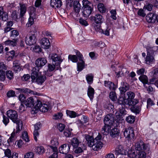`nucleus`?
<instances>
[{
  "label": "nucleus",
  "instance_id": "obj_54",
  "mask_svg": "<svg viewBox=\"0 0 158 158\" xmlns=\"http://www.w3.org/2000/svg\"><path fill=\"white\" fill-rule=\"evenodd\" d=\"M3 151L6 156L8 157V158H11V151L9 149H4Z\"/></svg>",
  "mask_w": 158,
  "mask_h": 158
},
{
  "label": "nucleus",
  "instance_id": "obj_33",
  "mask_svg": "<svg viewBox=\"0 0 158 158\" xmlns=\"http://www.w3.org/2000/svg\"><path fill=\"white\" fill-rule=\"evenodd\" d=\"M154 55L147 54L146 61L147 64L152 63L155 61Z\"/></svg>",
  "mask_w": 158,
  "mask_h": 158
},
{
  "label": "nucleus",
  "instance_id": "obj_42",
  "mask_svg": "<svg viewBox=\"0 0 158 158\" xmlns=\"http://www.w3.org/2000/svg\"><path fill=\"white\" fill-rule=\"evenodd\" d=\"M43 104L42 102L39 100L38 99L35 102V106L34 109H35V110L37 112L38 110H39L41 108V106Z\"/></svg>",
  "mask_w": 158,
  "mask_h": 158
},
{
  "label": "nucleus",
  "instance_id": "obj_10",
  "mask_svg": "<svg viewBox=\"0 0 158 158\" xmlns=\"http://www.w3.org/2000/svg\"><path fill=\"white\" fill-rule=\"evenodd\" d=\"M50 147L54 152L58 151L57 146L59 144L58 139L56 138H52Z\"/></svg>",
  "mask_w": 158,
  "mask_h": 158
},
{
  "label": "nucleus",
  "instance_id": "obj_47",
  "mask_svg": "<svg viewBox=\"0 0 158 158\" xmlns=\"http://www.w3.org/2000/svg\"><path fill=\"white\" fill-rule=\"evenodd\" d=\"M98 7V10L100 12L103 13L105 12L106 9L103 4H99Z\"/></svg>",
  "mask_w": 158,
  "mask_h": 158
},
{
  "label": "nucleus",
  "instance_id": "obj_56",
  "mask_svg": "<svg viewBox=\"0 0 158 158\" xmlns=\"http://www.w3.org/2000/svg\"><path fill=\"white\" fill-rule=\"evenodd\" d=\"M24 93H26L27 94L37 95V93L36 92H34L33 91L31 90L30 89L27 88H24Z\"/></svg>",
  "mask_w": 158,
  "mask_h": 158
},
{
  "label": "nucleus",
  "instance_id": "obj_12",
  "mask_svg": "<svg viewBox=\"0 0 158 158\" xmlns=\"http://www.w3.org/2000/svg\"><path fill=\"white\" fill-rule=\"evenodd\" d=\"M35 101L33 97H30L25 100L24 104L27 107H32L34 106Z\"/></svg>",
  "mask_w": 158,
  "mask_h": 158
},
{
  "label": "nucleus",
  "instance_id": "obj_49",
  "mask_svg": "<svg viewBox=\"0 0 158 158\" xmlns=\"http://www.w3.org/2000/svg\"><path fill=\"white\" fill-rule=\"evenodd\" d=\"M127 101L134 98L135 96V94L133 92L131 91L127 92Z\"/></svg>",
  "mask_w": 158,
  "mask_h": 158
},
{
  "label": "nucleus",
  "instance_id": "obj_58",
  "mask_svg": "<svg viewBox=\"0 0 158 158\" xmlns=\"http://www.w3.org/2000/svg\"><path fill=\"white\" fill-rule=\"evenodd\" d=\"M79 22L81 25L84 26H86L89 25L88 22L82 18H80L79 19Z\"/></svg>",
  "mask_w": 158,
  "mask_h": 158
},
{
  "label": "nucleus",
  "instance_id": "obj_24",
  "mask_svg": "<svg viewBox=\"0 0 158 158\" xmlns=\"http://www.w3.org/2000/svg\"><path fill=\"white\" fill-rule=\"evenodd\" d=\"M13 65V69L15 73L19 72L21 70L20 64L19 61L18 60L14 61Z\"/></svg>",
  "mask_w": 158,
  "mask_h": 158
},
{
  "label": "nucleus",
  "instance_id": "obj_18",
  "mask_svg": "<svg viewBox=\"0 0 158 158\" xmlns=\"http://www.w3.org/2000/svg\"><path fill=\"white\" fill-rule=\"evenodd\" d=\"M139 80L143 83V86L145 88H147V86L146 84H147L148 85H150L151 83L148 82V79L147 76L144 75H141L139 77Z\"/></svg>",
  "mask_w": 158,
  "mask_h": 158
},
{
  "label": "nucleus",
  "instance_id": "obj_43",
  "mask_svg": "<svg viewBox=\"0 0 158 158\" xmlns=\"http://www.w3.org/2000/svg\"><path fill=\"white\" fill-rule=\"evenodd\" d=\"M135 120V118L134 116L129 115L126 118V121L128 123H134Z\"/></svg>",
  "mask_w": 158,
  "mask_h": 158
},
{
  "label": "nucleus",
  "instance_id": "obj_40",
  "mask_svg": "<svg viewBox=\"0 0 158 158\" xmlns=\"http://www.w3.org/2000/svg\"><path fill=\"white\" fill-rule=\"evenodd\" d=\"M119 134V130L117 128L112 129L110 132V135L113 137H115Z\"/></svg>",
  "mask_w": 158,
  "mask_h": 158
},
{
  "label": "nucleus",
  "instance_id": "obj_21",
  "mask_svg": "<svg viewBox=\"0 0 158 158\" xmlns=\"http://www.w3.org/2000/svg\"><path fill=\"white\" fill-rule=\"evenodd\" d=\"M41 46L42 48L45 49H48L50 46V44L49 40L46 38H42L41 41Z\"/></svg>",
  "mask_w": 158,
  "mask_h": 158
},
{
  "label": "nucleus",
  "instance_id": "obj_45",
  "mask_svg": "<svg viewBox=\"0 0 158 158\" xmlns=\"http://www.w3.org/2000/svg\"><path fill=\"white\" fill-rule=\"evenodd\" d=\"M6 76L7 78L10 80L13 79L14 75L12 72L11 71H7L6 73Z\"/></svg>",
  "mask_w": 158,
  "mask_h": 158
},
{
  "label": "nucleus",
  "instance_id": "obj_28",
  "mask_svg": "<svg viewBox=\"0 0 158 158\" xmlns=\"http://www.w3.org/2000/svg\"><path fill=\"white\" fill-rule=\"evenodd\" d=\"M131 111L133 113L137 114L139 113L141 110V106L139 104L132 106L131 108Z\"/></svg>",
  "mask_w": 158,
  "mask_h": 158
},
{
  "label": "nucleus",
  "instance_id": "obj_15",
  "mask_svg": "<svg viewBox=\"0 0 158 158\" xmlns=\"http://www.w3.org/2000/svg\"><path fill=\"white\" fill-rule=\"evenodd\" d=\"M147 54L154 55V52L158 49V47L154 46H147L146 47Z\"/></svg>",
  "mask_w": 158,
  "mask_h": 158
},
{
  "label": "nucleus",
  "instance_id": "obj_26",
  "mask_svg": "<svg viewBox=\"0 0 158 158\" xmlns=\"http://www.w3.org/2000/svg\"><path fill=\"white\" fill-rule=\"evenodd\" d=\"M8 18V15L6 12H4L3 8L0 7V19H2L3 21H6Z\"/></svg>",
  "mask_w": 158,
  "mask_h": 158
},
{
  "label": "nucleus",
  "instance_id": "obj_61",
  "mask_svg": "<svg viewBox=\"0 0 158 158\" xmlns=\"http://www.w3.org/2000/svg\"><path fill=\"white\" fill-rule=\"evenodd\" d=\"M5 79V72L3 70H0V81H3Z\"/></svg>",
  "mask_w": 158,
  "mask_h": 158
},
{
  "label": "nucleus",
  "instance_id": "obj_5",
  "mask_svg": "<svg viewBox=\"0 0 158 158\" xmlns=\"http://www.w3.org/2000/svg\"><path fill=\"white\" fill-rule=\"evenodd\" d=\"M135 149L139 151L143 150L148 153L150 152V146L148 144H145L142 141H140L135 144Z\"/></svg>",
  "mask_w": 158,
  "mask_h": 158
},
{
  "label": "nucleus",
  "instance_id": "obj_52",
  "mask_svg": "<svg viewBox=\"0 0 158 158\" xmlns=\"http://www.w3.org/2000/svg\"><path fill=\"white\" fill-rule=\"evenodd\" d=\"M18 12L16 10L13 11L11 15V17L13 20L16 21L19 18H18Z\"/></svg>",
  "mask_w": 158,
  "mask_h": 158
},
{
  "label": "nucleus",
  "instance_id": "obj_63",
  "mask_svg": "<svg viewBox=\"0 0 158 158\" xmlns=\"http://www.w3.org/2000/svg\"><path fill=\"white\" fill-rule=\"evenodd\" d=\"M34 23V19L33 18L31 17V16H30L29 18L28 19V22L26 24V26L27 27H30L31 25H32Z\"/></svg>",
  "mask_w": 158,
  "mask_h": 158
},
{
  "label": "nucleus",
  "instance_id": "obj_44",
  "mask_svg": "<svg viewBox=\"0 0 158 158\" xmlns=\"http://www.w3.org/2000/svg\"><path fill=\"white\" fill-rule=\"evenodd\" d=\"M93 77H94L91 73L87 74L86 75V79L87 83L89 84H91L93 83Z\"/></svg>",
  "mask_w": 158,
  "mask_h": 158
},
{
  "label": "nucleus",
  "instance_id": "obj_6",
  "mask_svg": "<svg viewBox=\"0 0 158 158\" xmlns=\"http://www.w3.org/2000/svg\"><path fill=\"white\" fill-rule=\"evenodd\" d=\"M123 130L124 136L128 140L134 139L135 134L133 128L129 127L123 129Z\"/></svg>",
  "mask_w": 158,
  "mask_h": 158
},
{
  "label": "nucleus",
  "instance_id": "obj_60",
  "mask_svg": "<svg viewBox=\"0 0 158 158\" xmlns=\"http://www.w3.org/2000/svg\"><path fill=\"white\" fill-rule=\"evenodd\" d=\"M145 151H140L138 152V156L139 158H145L146 157Z\"/></svg>",
  "mask_w": 158,
  "mask_h": 158
},
{
  "label": "nucleus",
  "instance_id": "obj_36",
  "mask_svg": "<svg viewBox=\"0 0 158 158\" xmlns=\"http://www.w3.org/2000/svg\"><path fill=\"white\" fill-rule=\"evenodd\" d=\"M66 113L67 115L69 116L71 118H74L79 115V114L77 115V114L73 111L67 110Z\"/></svg>",
  "mask_w": 158,
  "mask_h": 158
},
{
  "label": "nucleus",
  "instance_id": "obj_29",
  "mask_svg": "<svg viewBox=\"0 0 158 158\" xmlns=\"http://www.w3.org/2000/svg\"><path fill=\"white\" fill-rule=\"evenodd\" d=\"M114 153L116 155H124L125 152L124 150L121 145H118L116 148Z\"/></svg>",
  "mask_w": 158,
  "mask_h": 158
},
{
  "label": "nucleus",
  "instance_id": "obj_31",
  "mask_svg": "<svg viewBox=\"0 0 158 158\" xmlns=\"http://www.w3.org/2000/svg\"><path fill=\"white\" fill-rule=\"evenodd\" d=\"M18 133H16V131L14 129L13 132L11 134L10 136V138L7 140V142L8 143H12L16 139L17 137L16 134L19 132Z\"/></svg>",
  "mask_w": 158,
  "mask_h": 158
},
{
  "label": "nucleus",
  "instance_id": "obj_8",
  "mask_svg": "<svg viewBox=\"0 0 158 158\" xmlns=\"http://www.w3.org/2000/svg\"><path fill=\"white\" fill-rule=\"evenodd\" d=\"M49 57L52 60L53 63L56 66L57 68L60 67V64L62 61V60L61 59L60 56L56 54H51Z\"/></svg>",
  "mask_w": 158,
  "mask_h": 158
},
{
  "label": "nucleus",
  "instance_id": "obj_1",
  "mask_svg": "<svg viewBox=\"0 0 158 158\" xmlns=\"http://www.w3.org/2000/svg\"><path fill=\"white\" fill-rule=\"evenodd\" d=\"M103 121L104 126L102 128L101 132L104 135H107L109 133L114 122V115L111 114H107L104 117Z\"/></svg>",
  "mask_w": 158,
  "mask_h": 158
},
{
  "label": "nucleus",
  "instance_id": "obj_9",
  "mask_svg": "<svg viewBox=\"0 0 158 158\" xmlns=\"http://www.w3.org/2000/svg\"><path fill=\"white\" fill-rule=\"evenodd\" d=\"M71 146L70 144L67 143L62 145L59 148L60 152L63 154H67L70 151Z\"/></svg>",
  "mask_w": 158,
  "mask_h": 158
},
{
  "label": "nucleus",
  "instance_id": "obj_19",
  "mask_svg": "<svg viewBox=\"0 0 158 158\" xmlns=\"http://www.w3.org/2000/svg\"><path fill=\"white\" fill-rule=\"evenodd\" d=\"M47 62V60L45 58H40L36 60L35 64L38 67L41 68Z\"/></svg>",
  "mask_w": 158,
  "mask_h": 158
},
{
  "label": "nucleus",
  "instance_id": "obj_38",
  "mask_svg": "<svg viewBox=\"0 0 158 158\" xmlns=\"http://www.w3.org/2000/svg\"><path fill=\"white\" fill-rule=\"evenodd\" d=\"M73 6L74 11H75L80 12L81 6L78 2L75 1L73 3Z\"/></svg>",
  "mask_w": 158,
  "mask_h": 158
},
{
  "label": "nucleus",
  "instance_id": "obj_37",
  "mask_svg": "<svg viewBox=\"0 0 158 158\" xmlns=\"http://www.w3.org/2000/svg\"><path fill=\"white\" fill-rule=\"evenodd\" d=\"M139 101L137 99L133 98L127 101V105H128L129 106H133L136 105L137 103H138Z\"/></svg>",
  "mask_w": 158,
  "mask_h": 158
},
{
  "label": "nucleus",
  "instance_id": "obj_34",
  "mask_svg": "<svg viewBox=\"0 0 158 158\" xmlns=\"http://www.w3.org/2000/svg\"><path fill=\"white\" fill-rule=\"evenodd\" d=\"M36 82L38 84L42 85L46 79L45 76H41L36 78Z\"/></svg>",
  "mask_w": 158,
  "mask_h": 158
},
{
  "label": "nucleus",
  "instance_id": "obj_25",
  "mask_svg": "<svg viewBox=\"0 0 158 158\" xmlns=\"http://www.w3.org/2000/svg\"><path fill=\"white\" fill-rule=\"evenodd\" d=\"M84 138L87 142V144L88 146L91 147L94 143V141L95 140L93 137L92 136L88 135H85Z\"/></svg>",
  "mask_w": 158,
  "mask_h": 158
},
{
  "label": "nucleus",
  "instance_id": "obj_64",
  "mask_svg": "<svg viewBox=\"0 0 158 158\" xmlns=\"http://www.w3.org/2000/svg\"><path fill=\"white\" fill-rule=\"evenodd\" d=\"M56 67V66L53 63L52 64H49L48 65V69L53 72Z\"/></svg>",
  "mask_w": 158,
  "mask_h": 158
},
{
  "label": "nucleus",
  "instance_id": "obj_2",
  "mask_svg": "<svg viewBox=\"0 0 158 158\" xmlns=\"http://www.w3.org/2000/svg\"><path fill=\"white\" fill-rule=\"evenodd\" d=\"M6 114L8 117L14 123L16 124V133L18 132L22 129L23 124L19 119L16 111L13 110H10L7 111Z\"/></svg>",
  "mask_w": 158,
  "mask_h": 158
},
{
  "label": "nucleus",
  "instance_id": "obj_3",
  "mask_svg": "<svg viewBox=\"0 0 158 158\" xmlns=\"http://www.w3.org/2000/svg\"><path fill=\"white\" fill-rule=\"evenodd\" d=\"M90 18L91 20L94 22L93 25L95 30L101 32V25L104 20L103 16L100 14H97Z\"/></svg>",
  "mask_w": 158,
  "mask_h": 158
},
{
  "label": "nucleus",
  "instance_id": "obj_55",
  "mask_svg": "<svg viewBox=\"0 0 158 158\" xmlns=\"http://www.w3.org/2000/svg\"><path fill=\"white\" fill-rule=\"evenodd\" d=\"M48 105L44 103L41 106V108H40L39 110L42 112H46L48 111Z\"/></svg>",
  "mask_w": 158,
  "mask_h": 158
},
{
  "label": "nucleus",
  "instance_id": "obj_17",
  "mask_svg": "<svg viewBox=\"0 0 158 158\" xmlns=\"http://www.w3.org/2000/svg\"><path fill=\"white\" fill-rule=\"evenodd\" d=\"M40 68L37 65L32 68L31 74V77L32 80H35L38 76V73Z\"/></svg>",
  "mask_w": 158,
  "mask_h": 158
},
{
  "label": "nucleus",
  "instance_id": "obj_50",
  "mask_svg": "<svg viewBox=\"0 0 158 158\" xmlns=\"http://www.w3.org/2000/svg\"><path fill=\"white\" fill-rule=\"evenodd\" d=\"M22 139L25 142H28L29 141L28 134L26 131L23 132L22 133Z\"/></svg>",
  "mask_w": 158,
  "mask_h": 158
},
{
  "label": "nucleus",
  "instance_id": "obj_13",
  "mask_svg": "<svg viewBox=\"0 0 158 158\" xmlns=\"http://www.w3.org/2000/svg\"><path fill=\"white\" fill-rule=\"evenodd\" d=\"M103 146V143L101 141L95 140L91 147L94 151H98L101 149Z\"/></svg>",
  "mask_w": 158,
  "mask_h": 158
},
{
  "label": "nucleus",
  "instance_id": "obj_16",
  "mask_svg": "<svg viewBox=\"0 0 158 158\" xmlns=\"http://www.w3.org/2000/svg\"><path fill=\"white\" fill-rule=\"evenodd\" d=\"M156 14L150 13L146 16V20L149 23H154L156 21Z\"/></svg>",
  "mask_w": 158,
  "mask_h": 158
},
{
  "label": "nucleus",
  "instance_id": "obj_27",
  "mask_svg": "<svg viewBox=\"0 0 158 158\" xmlns=\"http://www.w3.org/2000/svg\"><path fill=\"white\" fill-rule=\"evenodd\" d=\"M12 40H7L4 42L6 45H9L10 46L14 47L17 45V42L18 40L17 39L12 38Z\"/></svg>",
  "mask_w": 158,
  "mask_h": 158
},
{
  "label": "nucleus",
  "instance_id": "obj_46",
  "mask_svg": "<svg viewBox=\"0 0 158 158\" xmlns=\"http://www.w3.org/2000/svg\"><path fill=\"white\" fill-rule=\"evenodd\" d=\"M109 97L112 101H116L117 98L116 94L115 92L114 91H111L110 92L109 94Z\"/></svg>",
  "mask_w": 158,
  "mask_h": 158
},
{
  "label": "nucleus",
  "instance_id": "obj_59",
  "mask_svg": "<svg viewBox=\"0 0 158 158\" xmlns=\"http://www.w3.org/2000/svg\"><path fill=\"white\" fill-rule=\"evenodd\" d=\"M76 55L77 56V58H78L79 61L83 60V56L82 55L80 52L77 50L76 51Z\"/></svg>",
  "mask_w": 158,
  "mask_h": 158
},
{
  "label": "nucleus",
  "instance_id": "obj_32",
  "mask_svg": "<svg viewBox=\"0 0 158 158\" xmlns=\"http://www.w3.org/2000/svg\"><path fill=\"white\" fill-rule=\"evenodd\" d=\"M81 143L77 138L73 137L71 141V145L73 147V148H77L79 143Z\"/></svg>",
  "mask_w": 158,
  "mask_h": 158
},
{
  "label": "nucleus",
  "instance_id": "obj_39",
  "mask_svg": "<svg viewBox=\"0 0 158 158\" xmlns=\"http://www.w3.org/2000/svg\"><path fill=\"white\" fill-rule=\"evenodd\" d=\"M85 62L83 60H81L80 62L77 63V70L79 71H81L84 68Z\"/></svg>",
  "mask_w": 158,
  "mask_h": 158
},
{
  "label": "nucleus",
  "instance_id": "obj_57",
  "mask_svg": "<svg viewBox=\"0 0 158 158\" xmlns=\"http://www.w3.org/2000/svg\"><path fill=\"white\" fill-rule=\"evenodd\" d=\"M137 14L139 16L142 17H144L146 15V13L144 9H139L137 12Z\"/></svg>",
  "mask_w": 158,
  "mask_h": 158
},
{
  "label": "nucleus",
  "instance_id": "obj_7",
  "mask_svg": "<svg viewBox=\"0 0 158 158\" xmlns=\"http://www.w3.org/2000/svg\"><path fill=\"white\" fill-rule=\"evenodd\" d=\"M29 38L26 37L25 38V42L27 45H31L36 43V35L34 32H31L29 34Z\"/></svg>",
  "mask_w": 158,
  "mask_h": 158
},
{
  "label": "nucleus",
  "instance_id": "obj_11",
  "mask_svg": "<svg viewBox=\"0 0 158 158\" xmlns=\"http://www.w3.org/2000/svg\"><path fill=\"white\" fill-rule=\"evenodd\" d=\"M34 131L33 132L34 138L35 140L37 141V137L39 135L38 130L41 127V123L40 122H38L34 125Z\"/></svg>",
  "mask_w": 158,
  "mask_h": 158
},
{
  "label": "nucleus",
  "instance_id": "obj_35",
  "mask_svg": "<svg viewBox=\"0 0 158 158\" xmlns=\"http://www.w3.org/2000/svg\"><path fill=\"white\" fill-rule=\"evenodd\" d=\"M118 103L121 105H122L125 106V105L127 104V99H126L124 96H120L119 98L118 99Z\"/></svg>",
  "mask_w": 158,
  "mask_h": 158
},
{
  "label": "nucleus",
  "instance_id": "obj_48",
  "mask_svg": "<svg viewBox=\"0 0 158 158\" xmlns=\"http://www.w3.org/2000/svg\"><path fill=\"white\" fill-rule=\"evenodd\" d=\"M35 151L39 154H41L44 152V149L43 147L38 146L35 148Z\"/></svg>",
  "mask_w": 158,
  "mask_h": 158
},
{
  "label": "nucleus",
  "instance_id": "obj_62",
  "mask_svg": "<svg viewBox=\"0 0 158 158\" xmlns=\"http://www.w3.org/2000/svg\"><path fill=\"white\" fill-rule=\"evenodd\" d=\"M63 116V114L60 112L58 113L57 114H55L53 116V119H58L61 118Z\"/></svg>",
  "mask_w": 158,
  "mask_h": 158
},
{
  "label": "nucleus",
  "instance_id": "obj_4",
  "mask_svg": "<svg viewBox=\"0 0 158 158\" xmlns=\"http://www.w3.org/2000/svg\"><path fill=\"white\" fill-rule=\"evenodd\" d=\"M83 10L82 11L83 15L85 17H89L91 14L93 9L92 3L87 0L82 1Z\"/></svg>",
  "mask_w": 158,
  "mask_h": 158
},
{
  "label": "nucleus",
  "instance_id": "obj_23",
  "mask_svg": "<svg viewBox=\"0 0 158 158\" xmlns=\"http://www.w3.org/2000/svg\"><path fill=\"white\" fill-rule=\"evenodd\" d=\"M129 89V85L126 82L121 83V86L119 89L121 94H124Z\"/></svg>",
  "mask_w": 158,
  "mask_h": 158
},
{
  "label": "nucleus",
  "instance_id": "obj_51",
  "mask_svg": "<svg viewBox=\"0 0 158 158\" xmlns=\"http://www.w3.org/2000/svg\"><path fill=\"white\" fill-rule=\"evenodd\" d=\"M10 33V36L12 38H15L16 37L19 35V32L16 30H14L11 31Z\"/></svg>",
  "mask_w": 158,
  "mask_h": 158
},
{
  "label": "nucleus",
  "instance_id": "obj_30",
  "mask_svg": "<svg viewBox=\"0 0 158 158\" xmlns=\"http://www.w3.org/2000/svg\"><path fill=\"white\" fill-rule=\"evenodd\" d=\"M94 94V89L90 85H89L88 89L87 95L91 101L93 99Z\"/></svg>",
  "mask_w": 158,
  "mask_h": 158
},
{
  "label": "nucleus",
  "instance_id": "obj_14",
  "mask_svg": "<svg viewBox=\"0 0 158 158\" xmlns=\"http://www.w3.org/2000/svg\"><path fill=\"white\" fill-rule=\"evenodd\" d=\"M104 86L108 88L110 90L115 91L117 88L114 84L110 81H105L104 82Z\"/></svg>",
  "mask_w": 158,
  "mask_h": 158
},
{
  "label": "nucleus",
  "instance_id": "obj_41",
  "mask_svg": "<svg viewBox=\"0 0 158 158\" xmlns=\"http://www.w3.org/2000/svg\"><path fill=\"white\" fill-rule=\"evenodd\" d=\"M137 152L134 150H129L128 152V156L131 158H136Z\"/></svg>",
  "mask_w": 158,
  "mask_h": 158
},
{
  "label": "nucleus",
  "instance_id": "obj_20",
  "mask_svg": "<svg viewBox=\"0 0 158 158\" xmlns=\"http://www.w3.org/2000/svg\"><path fill=\"white\" fill-rule=\"evenodd\" d=\"M62 5V3L61 0H51L50 5L53 8H59Z\"/></svg>",
  "mask_w": 158,
  "mask_h": 158
},
{
  "label": "nucleus",
  "instance_id": "obj_22",
  "mask_svg": "<svg viewBox=\"0 0 158 158\" xmlns=\"http://www.w3.org/2000/svg\"><path fill=\"white\" fill-rule=\"evenodd\" d=\"M20 15L19 18H22L23 17L27 11V7L24 4L19 3Z\"/></svg>",
  "mask_w": 158,
  "mask_h": 158
},
{
  "label": "nucleus",
  "instance_id": "obj_53",
  "mask_svg": "<svg viewBox=\"0 0 158 158\" xmlns=\"http://www.w3.org/2000/svg\"><path fill=\"white\" fill-rule=\"evenodd\" d=\"M68 59L73 62H77L78 61V58L76 55H69Z\"/></svg>",
  "mask_w": 158,
  "mask_h": 158
}]
</instances>
